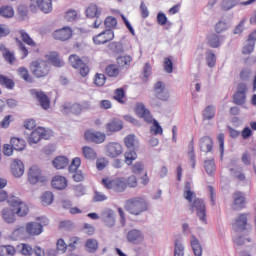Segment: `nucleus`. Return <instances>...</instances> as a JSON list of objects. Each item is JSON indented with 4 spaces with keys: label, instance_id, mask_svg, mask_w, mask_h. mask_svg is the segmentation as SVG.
<instances>
[{
    "label": "nucleus",
    "instance_id": "nucleus-59",
    "mask_svg": "<svg viewBox=\"0 0 256 256\" xmlns=\"http://www.w3.org/2000/svg\"><path fill=\"white\" fill-rule=\"evenodd\" d=\"M184 255H185V252H184L183 244H181V240H176L174 256H184Z\"/></svg>",
    "mask_w": 256,
    "mask_h": 256
},
{
    "label": "nucleus",
    "instance_id": "nucleus-39",
    "mask_svg": "<svg viewBox=\"0 0 256 256\" xmlns=\"http://www.w3.org/2000/svg\"><path fill=\"white\" fill-rule=\"evenodd\" d=\"M81 238L77 237V236H72L69 238L68 241V249L69 251H75L77 249H79V247H81Z\"/></svg>",
    "mask_w": 256,
    "mask_h": 256
},
{
    "label": "nucleus",
    "instance_id": "nucleus-8",
    "mask_svg": "<svg viewBox=\"0 0 256 256\" xmlns=\"http://www.w3.org/2000/svg\"><path fill=\"white\" fill-rule=\"evenodd\" d=\"M101 184L105 189L115 191L116 193H123L125 191V178L123 177L115 179L106 177L101 180Z\"/></svg>",
    "mask_w": 256,
    "mask_h": 256
},
{
    "label": "nucleus",
    "instance_id": "nucleus-11",
    "mask_svg": "<svg viewBox=\"0 0 256 256\" xmlns=\"http://www.w3.org/2000/svg\"><path fill=\"white\" fill-rule=\"evenodd\" d=\"M247 101V84L239 83L237 90L233 95V103L235 105H245Z\"/></svg>",
    "mask_w": 256,
    "mask_h": 256
},
{
    "label": "nucleus",
    "instance_id": "nucleus-44",
    "mask_svg": "<svg viewBox=\"0 0 256 256\" xmlns=\"http://www.w3.org/2000/svg\"><path fill=\"white\" fill-rule=\"evenodd\" d=\"M215 117V106L209 105L203 111L204 121H211Z\"/></svg>",
    "mask_w": 256,
    "mask_h": 256
},
{
    "label": "nucleus",
    "instance_id": "nucleus-49",
    "mask_svg": "<svg viewBox=\"0 0 256 256\" xmlns=\"http://www.w3.org/2000/svg\"><path fill=\"white\" fill-rule=\"evenodd\" d=\"M207 39H208V45L213 49H217V47L221 46V40L219 39V36H217L216 34H212L208 36Z\"/></svg>",
    "mask_w": 256,
    "mask_h": 256
},
{
    "label": "nucleus",
    "instance_id": "nucleus-18",
    "mask_svg": "<svg viewBox=\"0 0 256 256\" xmlns=\"http://www.w3.org/2000/svg\"><path fill=\"white\" fill-rule=\"evenodd\" d=\"M106 135L117 133L123 129V121L119 118H113L110 122L105 125Z\"/></svg>",
    "mask_w": 256,
    "mask_h": 256
},
{
    "label": "nucleus",
    "instance_id": "nucleus-32",
    "mask_svg": "<svg viewBox=\"0 0 256 256\" xmlns=\"http://www.w3.org/2000/svg\"><path fill=\"white\" fill-rule=\"evenodd\" d=\"M82 154L88 161H95V159H97V152L92 147H82Z\"/></svg>",
    "mask_w": 256,
    "mask_h": 256
},
{
    "label": "nucleus",
    "instance_id": "nucleus-28",
    "mask_svg": "<svg viewBox=\"0 0 256 256\" xmlns=\"http://www.w3.org/2000/svg\"><path fill=\"white\" fill-rule=\"evenodd\" d=\"M37 6L42 13H51L53 11V1L51 0H36Z\"/></svg>",
    "mask_w": 256,
    "mask_h": 256
},
{
    "label": "nucleus",
    "instance_id": "nucleus-58",
    "mask_svg": "<svg viewBox=\"0 0 256 256\" xmlns=\"http://www.w3.org/2000/svg\"><path fill=\"white\" fill-rule=\"evenodd\" d=\"M206 61H207V65L208 67H215V64L217 63V58L215 57V53L209 51L206 53Z\"/></svg>",
    "mask_w": 256,
    "mask_h": 256
},
{
    "label": "nucleus",
    "instance_id": "nucleus-56",
    "mask_svg": "<svg viewBox=\"0 0 256 256\" xmlns=\"http://www.w3.org/2000/svg\"><path fill=\"white\" fill-rule=\"evenodd\" d=\"M124 184H125V189H127V187H130V188L137 187L138 185L137 176L130 175L126 180L124 178Z\"/></svg>",
    "mask_w": 256,
    "mask_h": 256
},
{
    "label": "nucleus",
    "instance_id": "nucleus-61",
    "mask_svg": "<svg viewBox=\"0 0 256 256\" xmlns=\"http://www.w3.org/2000/svg\"><path fill=\"white\" fill-rule=\"evenodd\" d=\"M64 19L69 23L75 21L77 19V11L73 9L68 10L64 15Z\"/></svg>",
    "mask_w": 256,
    "mask_h": 256
},
{
    "label": "nucleus",
    "instance_id": "nucleus-35",
    "mask_svg": "<svg viewBox=\"0 0 256 256\" xmlns=\"http://www.w3.org/2000/svg\"><path fill=\"white\" fill-rule=\"evenodd\" d=\"M131 61H133V58L129 55L120 56L116 59L118 67L127 69L131 66Z\"/></svg>",
    "mask_w": 256,
    "mask_h": 256
},
{
    "label": "nucleus",
    "instance_id": "nucleus-19",
    "mask_svg": "<svg viewBox=\"0 0 256 256\" xmlns=\"http://www.w3.org/2000/svg\"><path fill=\"white\" fill-rule=\"evenodd\" d=\"M234 209H245V205L247 204V198L245 197V193L241 191H236L232 195Z\"/></svg>",
    "mask_w": 256,
    "mask_h": 256
},
{
    "label": "nucleus",
    "instance_id": "nucleus-9",
    "mask_svg": "<svg viewBox=\"0 0 256 256\" xmlns=\"http://www.w3.org/2000/svg\"><path fill=\"white\" fill-rule=\"evenodd\" d=\"M40 222H28L26 224V233L30 237H37L43 233V227L49 225V219L39 218Z\"/></svg>",
    "mask_w": 256,
    "mask_h": 256
},
{
    "label": "nucleus",
    "instance_id": "nucleus-62",
    "mask_svg": "<svg viewBox=\"0 0 256 256\" xmlns=\"http://www.w3.org/2000/svg\"><path fill=\"white\" fill-rule=\"evenodd\" d=\"M19 247L21 255L27 256L33 253V247H31L29 244L22 243Z\"/></svg>",
    "mask_w": 256,
    "mask_h": 256
},
{
    "label": "nucleus",
    "instance_id": "nucleus-36",
    "mask_svg": "<svg viewBox=\"0 0 256 256\" xmlns=\"http://www.w3.org/2000/svg\"><path fill=\"white\" fill-rule=\"evenodd\" d=\"M0 16L4 17V19H11L15 17V10L11 6H1Z\"/></svg>",
    "mask_w": 256,
    "mask_h": 256
},
{
    "label": "nucleus",
    "instance_id": "nucleus-14",
    "mask_svg": "<svg viewBox=\"0 0 256 256\" xmlns=\"http://www.w3.org/2000/svg\"><path fill=\"white\" fill-rule=\"evenodd\" d=\"M84 139L88 141V143L101 144V143H105L106 136H105V133L103 132H99V131L93 132L91 130H87L84 133Z\"/></svg>",
    "mask_w": 256,
    "mask_h": 256
},
{
    "label": "nucleus",
    "instance_id": "nucleus-7",
    "mask_svg": "<svg viewBox=\"0 0 256 256\" xmlns=\"http://www.w3.org/2000/svg\"><path fill=\"white\" fill-rule=\"evenodd\" d=\"M159 101H169V92L165 91V83L158 81L154 85V97L151 98L150 103L154 107L161 105Z\"/></svg>",
    "mask_w": 256,
    "mask_h": 256
},
{
    "label": "nucleus",
    "instance_id": "nucleus-46",
    "mask_svg": "<svg viewBox=\"0 0 256 256\" xmlns=\"http://www.w3.org/2000/svg\"><path fill=\"white\" fill-rule=\"evenodd\" d=\"M1 51L3 52V57L7 63L10 65H13L15 63V53L11 52L9 49L5 48V46L2 45Z\"/></svg>",
    "mask_w": 256,
    "mask_h": 256
},
{
    "label": "nucleus",
    "instance_id": "nucleus-37",
    "mask_svg": "<svg viewBox=\"0 0 256 256\" xmlns=\"http://www.w3.org/2000/svg\"><path fill=\"white\" fill-rule=\"evenodd\" d=\"M19 35L23 43H25L29 47H37V43H35V40H33V38H31V36L28 33H26L25 30H19Z\"/></svg>",
    "mask_w": 256,
    "mask_h": 256
},
{
    "label": "nucleus",
    "instance_id": "nucleus-24",
    "mask_svg": "<svg viewBox=\"0 0 256 256\" xmlns=\"http://www.w3.org/2000/svg\"><path fill=\"white\" fill-rule=\"evenodd\" d=\"M45 57L53 67H63L65 65V62L59 56V52H50Z\"/></svg>",
    "mask_w": 256,
    "mask_h": 256
},
{
    "label": "nucleus",
    "instance_id": "nucleus-52",
    "mask_svg": "<svg viewBox=\"0 0 256 256\" xmlns=\"http://www.w3.org/2000/svg\"><path fill=\"white\" fill-rule=\"evenodd\" d=\"M107 82V77H105V74L96 73L94 76V84L96 87H103L105 83Z\"/></svg>",
    "mask_w": 256,
    "mask_h": 256
},
{
    "label": "nucleus",
    "instance_id": "nucleus-6",
    "mask_svg": "<svg viewBox=\"0 0 256 256\" xmlns=\"http://www.w3.org/2000/svg\"><path fill=\"white\" fill-rule=\"evenodd\" d=\"M8 205L12 207L14 213H16L18 217H26V215H29V206L17 196H10Z\"/></svg>",
    "mask_w": 256,
    "mask_h": 256
},
{
    "label": "nucleus",
    "instance_id": "nucleus-31",
    "mask_svg": "<svg viewBox=\"0 0 256 256\" xmlns=\"http://www.w3.org/2000/svg\"><path fill=\"white\" fill-rule=\"evenodd\" d=\"M11 146L16 151H23L27 147V143L24 139H21L19 137H13L10 140Z\"/></svg>",
    "mask_w": 256,
    "mask_h": 256
},
{
    "label": "nucleus",
    "instance_id": "nucleus-38",
    "mask_svg": "<svg viewBox=\"0 0 256 256\" xmlns=\"http://www.w3.org/2000/svg\"><path fill=\"white\" fill-rule=\"evenodd\" d=\"M86 250L88 253H96L99 249V242L96 239L90 238L85 243Z\"/></svg>",
    "mask_w": 256,
    "mask_h": 256
},
{
    "label": "nucleus",
    "instance_id": "nucleus-33",
    "mask_svg": "<svg viewBox=\"0 0 256 256\" xmlns=\"http://www.w3.org/2000/svg\"><path fill=\"white\" fill-rule=\"evenodd\" d=\"M113 99L120 103L121 105H125L127 103V96H125V89L117 88L114 91Z\"/></svg>",
    "mask_w": 256,
    "mask_h": 256
},
{
    "label": "nucleus",
    "instance_id": "nucleus-29",
    "mask_svg": "<svg viewBox=\"0 0 256 256\" xmlns=\"http://www.w3.org/2000/svg\"><path fill=\"white\" fill-rule=\"evenodd\" d=\"M190 244H191L192 251L195 256L203 255V247L201 246L199 239H197V237L195 235L191 236Z\"/></svg>",
    "mask_w": 256,
    "mask_h": 256
},
{
    "label": "nucleus",
    "instance_id": "nucleus-50",
    "mask_svg": "<svg viewBox=\"0 0 256 256\" xmlns=\"http://www.w3.org/2000/svg\"><path fill=\"white\" fill-rule=\"evenodd\" d=\"M239 3V0H223L221 3L222 11H229Z\"/></svg>",
    "mask_w": 256,
    "mask_h": 256
},
{
    "label": "nucleus",
    "instance_id": "nucleus-60",
    "mask_svg": "<svg viewBox=\"0 0 256 256\" xmlns=\"http://www.w3.org/2000/svg\"><path fill=\"white\" fill-rule=\"evenodd\" d=\"M214 29L216 33L220 34L224 33V31H227V29H229V26L227 25V22L219 21L218 23H216Z\"/></svg>",
    "mask_w": 256,
    "mask_h": 256
},
{
    "label": "nucleus",
    "instance_id": "nucleus-64",
    "mask_svg": "<svg viewBox=\"0 0 256 256\" xmlns=\"http://www.w3.org/2000/svg\"><path fill=\"white\" fill-rule=\"evenodd\" d=\"M164 71L166 73H171L173 71V60H171V57L164 58Z\"/></svg>",
    "mask_w": 256,
    "mask_h": 256
},
{
    "label": "nucleus",
    "instance_id": "nucleus-54",
    "mask_svg": "<svg viewBox=\"0 0 256 256\" xmlns=\"http://www.w3.org/2000/svg\"><path fill=\"white\" fill-rule=\"evenodd\" d=\"M104 25H105L106 29H108L110 31H111V29H115L117 27V18L112 17V16L106 17V19L104 21Z\"/></svg>",
    "mask_w": 256,
    "mask_h": 256
},
{
    "label": "nucleus",
    "instance_id": "nucleus-34",
    "mask_svg": "<svg viewBox=\"0 0 256 256\" xmlns=\"http://www.w3.org/2000/svg\"><path fill=\"white\" fill-rule=\"evenodd\" d=\"M101 15V10H99V7L96 4L91 3L86 8V16L90 19H94V17H99Z\"/></svg>",
    "mask_w": 256,
    "mask_h": 256
},
{
    "label": "nucleus",
    "instance_id": "nucleus-45",
    "mask_svg": "<svg viewBox=\"0 0 256 256\" xmlns=\"http://www.w3.org/2000/svg\"><path fill=\"white\" fill-rule=\"evenodd\" d=\"M69 63L74 69H79L85 62L76 54L69 56Z\"/></svg>",
    "mask_w": 256,
    "mask_h": 256
},
{
    "label": "nucleus",
    "instance_id": "nucleus-53",
    "mask_svg": "<svg viewBox=\"0 0 256 256\" xmlns=\"http://www.w3.org/2000/svg\"><path fill=\"white\" fill-rule=\"evenodd\" d=\"M79 167H81V158L75 157L69 166V172L70 173H77L79 171Z\"/></svg>",
    "mask_w": 256,
    "mask_h": 256
},
{
    "label": "nucleus",
    "instance_id": "nucleus-1",
    "mask_svg": "<svg viewBox=\"0 0 256 256\" xmlns=\"http://www.w3.org/2000/svg\"><path fill=\"white\" fill-rule=\"evenodd\" d=\"M183 197L188 201V203L191 204V210L192 211H197V216L199 217L200 221L202 223H207V212H206V207H205V202L203 199L197 198V194H195V191H193L191 187V182H186L184 185V192H183Z\"/></svg>",
    "mask_w": 256,
    "mask_h": 256
},
{
    "label": "nucleus",
    "instance_id": "nucleus-26",
    "mask_svg": "<svg viewBox=\"0 0 256 256\" xmlns=\"http://www.w3.org/2000/svg\"><path fill=\"white\" fill-rule=\"evenodd\" d=\"M104 73L111 79H117L121 75V68L117 64H109L106 66Z\"/></svg>",
    "mask_w": 256,
    "mask_h": 256
},
{
    "label": "nucleus",
    "instance_id": "nucleus-15",
    "mask_svg": "<svg viewBox=\"0 0 256 256\" xmlns=\"http://www.w3.org/2000/svg\"><path fill=\"white\" fill-rule=\"evenodd\" d=\"M106 155L111 159H115L119 157V155H123V146L117 142H111L106 146Z\"/></svg>",
    "mask_w": 256,
    "mask_h": 256
},
{
    "label": "nucleus",
    "instance_id": "nucleus-16",
    "mask_svg": "<svg viewBox=\"0 0 256 256\" xmlns=\"http://www.w3.org/2000/svg\"><path fill=\"white\" fill-rule=\"evenodd\" d=\"M53 37L56 41H69L73 37V30L69 26H65L61 29L55 30L53 32Z\"/></svg>",
    "mask_w": 256,
    "mask_h": 256
},
{
    "label": "nucleus",
    "instance_id": "nucleus-5",
    "mask_svg": "<svg viewBox=\"0 0 256 256\" xmlns=\"http://www.w3.org/2000/svg\"><path fill=\"white\" fill-rule=\"evenodd\" d=\"M30 69L37 79H43L47 77L51 71V67L46 60L38 59L31 62Z\"/></svg>",
    "mask_w": 256,
    "mask_h": 256
},
{
    "label": "nucleus",
    "instance_id": "nucleus-13",
    "mask_svg": "<svg viewBox=\"0 0 256 256\" xmlns=\"http://www.w3.org/2000/svg\"><path fill=\"white\" fill-rule=\"evenodd\" d=\"M30 93L33 97L37 99L42 109H44L45 111H47V109H50L51 100L49 99V96L45 94V92L39 90H31Z\"/></svg>",
    "mask_w": 256,
    "mask_h": 256
},
{
    "label": "nucleus",
    "instance_id": "nucleus-25",
    "mask_svg": "<svg viewBox=\"0 0 256 256\" xmlns=\"http://www.w3.org/2000/svg\"><path fill=\"white\" fill-rule=\"evenodd\" d=\"M200 149L204 153H211L213 151V138L204 136L200 139Z\"/></svg>",
    "mask_w": 256,
    "mask_h": 256
},
{
    "label": "nucleus",
    "instance_id": "nucleus-10",
    "mask_svg": "<svg viewBox=\"0 0 256 256\" xmlns=\"http://www.w3.org/2000/svg\"><path fill=\"white\" fill-rule=\"evenodd\" d=\"M28 181L31 185H37V183H45L47 176L43 175V171L37 165H33L28 170Z\"/></svg>",
    "mask_w": 256,
    "mask_h": 256
},
{
    "label": "nucleus",
    "instance_id": "nucleus-20",
    "mask_svg": "<svg viewBox=\"0 0 256 256\" xmlns=\"http://www.w3.org/2000/svg\"><path fill=\"white\" fill-rule=\"evenodd\" d=\"M68 181L65 176L56 175L52 178L51 186L57 191H63L67 189Z\"/></svg>",
    "mask_w": 256,
    "mask_h": 256
},
{
    "label": "nucleus",
    "instance_id": "nucleus-27",
    "mask_svg": "<svg viewBox=\"0 0 256 256\" xmlns=\"http://www.w3.org/2000/svg\"><path fill=\"white\" fill-rule=\"evenodd\" d=\"M15 215L16 213L15 210H13V208H4L2 210V219L5 221V223H14L15 221H17Z\"/></svg>",
    "mask_w": 256,
    "mask_h": 256
},
{
    "label": "nucleus",
    "instance_id": "nucleus-47",
    "mask_svg": "<svg viewBox=\"0 0 256 256\" xmlns=\"http://www.w3.org/2000/svg\"><path fill=\"white\" fill-rule=\"evenodd\" d=\"M137 160V152L130 150L124 153V162L126 165H133V161Z\"/></svg>",
    "mask_w": 256,
    "mask_h": 256
},
{
    "label": "nucleus",
    "instance_id": "nucleus-3",
    "mask_svg": "<svg viewBox=\"0 0 256 256\" xmlns=\"http://www.w3.org/2000/svg\"><path fill=\"white\" fill-rule=\"evenodd\" d=\"M125 209L131 215H141L148 209L147 200L141 196L130 198L125 203Z\"/></svg>",
    "mask_w": 256,
    "mask_h": 256
},
{
    "label": "nucleus",
    "instance_id": "nucleus-30",
    "mask_svg": "<svg viewBox=\"0 0 256 256\" xmlns=\"http://www.w3.org/2000/svg\"><path fill=\"white\" fill-rule=\"evenodd\" d=\"M53 167L55 169H65V167L69 166V158L65 156H57L53 161H52Z\"/></svg>",
    "mask_w": 256,
    "mask_h": 256
},
{
    "label": "nucleus",
    "instance_id": "nucleus-40",
    "mask_svg": "<svg viewBox=\"0 0 256 256\" xmlns=\"http://www.w3.org/2000/svg\"><path fill=\"white\" fill-rule=\"evenodd\" d=\"M17 250L11 245L0 246V256H14Z\"/></svg>",
    "mask_w": 256,
    "mask_h": 256
},
{
    "label": "nucleus",
    "instance_id": "nucleus-55",
    "mask_svg": "<svg viewBox=\"0 0 256 256\" xmlns=\"http://www.w3.org/2000/svg\"><path fill=\"white\" fill-rule=\"evenodd\" d=\"M25 233H27V227L19 226L12 232V237L14 239H21V237H25Z\"/></svg>",
    "mask_w": 256,
    "mask_h": 256
},
{
    "label": "nucleus",
    "instance_id": "nucleus-57",
    "mask_svg": "<svg viewBox=\"0 0 256 256\" xmlns=\"http://www.w3.org/2000/svg\"><path fill=\"white\" fill-rule=\"evenodd\" d=\"M41 203L44 207L53 203V194L51 192H45L41 197Z\"/></svg>",
    "mask_w": 256,
    "mask_h": 256
},
{
    "label": "nucleus",
    "instance_id": "nucleus-41",
    "mask_svg": "<svg viewBox=\"0 0 256 256\" xmlns=\"http://www.w3.org/2000/svg\"><path fill=\"white\" fill-rule=\"evenodd\" d=\"M0 85L2 87H5L6 89H13L15 87V82L13 81V79L0 74Z\"/></svg>",
    "mask_w": 256,
    "mask_h": 256
},
{
    "label": "nucleus",
    "instance_id": "nucleus-23",
    "mask_svg": "<svg viewBox=\"0 0 256 256\" xmlns=\"http://www.w3.org/2000/svg\"><path fill=\"white\" fill-rule=\"evenodd\" d=\"M45 137V130L42 128L35 129L31 132V134L28 137V143L29 145H35L41 141Z\"/></svg>",
    "mask_w": 256,
    "mask_h": 256
},
{
    "label": "nucleus",
    "instance_id": "nucleus-21",
    "mask_svg": "<svg viewBox=\"0 0 256 256\" xmlns=\"http://www.w3.org/2000/svg\"><path fill=\"white\" fill-rule=\"evenodd\" d=\"M11 173L14 177H22L23 173H25V165L19 159H14L11 164Z\"/></svg>",
    "mask_w": 256,
    "mask_h": 256
},
{
    "label": "nucleus",
    "instance_id": "nucleus-43",
    "mask_svg": "<svg viewBox=\"0 0 256 256\" xmlns=\"http://www.w3.org/2000/svg\"><path fill=\"white\" fill-rule=\"evenodd\" d=\"M188 149H189L188 156H189L192 169H195V142L193 141V138L188 144Z\"/></svg>",
    "mask_w": 256,
    "mask_h": 256
},
{
    "label": "nucleus",
    "instance_id": "nucleus-12",
    "mask_svg": "<svg viewBox=\"0 0 256 256\" xmlns=\"http://www.w3.org/2000/svg\"><path fill=\"white\" fill-rule=\"evenodd\" d=\"M113 39H115V32H113V30H104L93 37V42L95 45H105L113 41Z\"/></svg>",
    "mask_w": 256,
    "mask_h": 256
},
{
    "label": "nucleus",
    "instance_id": "nucleus-63",
    "mask_svg": "<svg viewBox=\"0 0 256 256\" xmlns=\"http://www.w3.org/2000/svg\"><path fill=\"white\" fill-rule=\"evenodd\" d=\"M124 144L128 149L135 147V135L130 134L124 138Z\"/></svg>",
    "mask_w": 256,
    "mask_h": 256
},
{
    "label": "nucleus",
    "instance_id": "nucleus-22",
    "mask_svg": "<svg viewBox=\"0 0 256 256\" xmlns=\"http://www.w3.org/2000/svg\"><path fill=\"white\" fill-rule=\"evenodd\" d=\"M247 217H249V214L245 213L239 214L236 217L234 226L236 227V229H238V231H245V229H247V226L249 225V219Z\"/></svg>",
    "mask_w": 256,
    "mask_h": 256
},
{
    "label": "nucleus",
    "instance_id": "nucleus-17",
    "mask_svg": "<svg viewBox=\"0 0 256 256\" xmlns=\"http://www.w3.org/2000/svg\"><path fill=\"white\" fill-rule=\"evenodd\" d=\"M126 238L127 241L129 243H133V245H140V243H143V241H145V236L143 235V232L137 229H132L128 231Z\"/></svg>",
    "mask_w": 256,
    "mask_h": 256
},
{
    "label": "nucleus",
    "instance_id": "nucleus-2",
    "mask_svg": "<svg viewBox=\"0 0 256 256\" xmlns=\"http://www.w3.org/2000/svg\"><path fill=\"white\" fill-rule=\"evenodd\" d=\"M136 115L140 117V119H144L146 123H153L150 131L154 135H163V128L159 125L157 120L153 119L151 115V111H149L144 104H137L135 108Z\"/></svg>",
    "mask_w": 256,
    "mask_h": 256
},
{
    "label": "nucleus",
    "instance_id": "nucleus-4",
    "mask_svg": "<svg viewBox=\"0 0 256 256\" xmlns=\"http://www.w3.org/2000/svg\"><path fill=\"white\" fill-rule=\"evenodd\" d=\"M89 109H91L89 101L74 104L67 102L61 106V113H63V115H69V113L81 115L83 111H89Z\"/></svg>",
    "mask_w": 256,
    "mask_h": 256
},
{
    "label": "nucleus",
    "instance_id": "nucleus-48",
    "mask_svg": "<svg viewBox=\"0 0 256 256\" xmlns=\"http://www.w3.org/2000/svg\"><path fill=\"white\" fill-rule=\"evenodd\" d=\"M204 169L208 175H215V160L210 159L204 161Z\"/></svg>",
    "mask_w": 256,
    "mask_h": 256
},
{
    "label": "nucleus",
    "instance_id": "nucleus-42",
    "mask_svg": "<svg viewBox=\"0 0 256 256\" xmlns=\"http://www.w3.org/2000/svg\"><path fill=\"white\" fill-rule=\"evenodd\" d=\"M18 75L26 81V83H33V77H31V74H29V70L26 67H20L18 69Z\"/></svg>",
    "mask_w": 256,
    "mask_h": 256
},
{
    "label": "nucleus",
    "instance_id": "nucleus-51",
    "mask_svg": "<svg viewBox=\"0 0 256 256\" xmlns=\"http://www.w3.org/2000/svg\"><path fill=\"white\" fill-rule=\"evenodd\" d=\"M69 247V244L65 242L63 238H60L56 242V250L63 255L64 253H67V248Z\"/></svg>",
    "mask_w": 256,
    "mask_h": 256
}]
</instances>
